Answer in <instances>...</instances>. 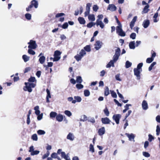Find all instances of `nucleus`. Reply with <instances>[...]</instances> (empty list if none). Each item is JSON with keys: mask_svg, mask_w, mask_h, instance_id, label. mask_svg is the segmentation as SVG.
Here are the masks:
<instances>
[{"mask_svg": "<svg viewBox=\"0 0 160 160\" xmlns=\"http://www.w3.org/2000/svg\"><path fill=\"white\" fill-rule=\"evenodd\" d=\"M121 51H116L115 54L113 57V59L111 60L108 63L107 65V68H109L111 66L114 67V63L118 59L120 55Z\"/></svg>", "mask_w": 160, "mask_h": 160, "instance_id": "1", "label": "nucleus"}, {"mask_svg": "<svg viewBox=\"0 0 160 160\" xmlns=\"http://www.w3.org/2000/svg\"><path fill=\"white\" fill-rule=\"evenodd\" d=\"M143 66L142 63H140L138 64L137 66V68H134L133 71L134 72V74L137 77V79L139 80L140 79V74L141 72H142V67Z\"/></svg>", "mask_w": 160, "mask_h": 160, "instance_id": "2", "label": "nucleus"}, {"mask_svg": "<svg viewBox=\"0 0 160 160\" xmlns=\"http://www.w3.org/2000/svg\"><path fill=\"white\" fill-rule=\"evenodd\" d=\"M25 86L24 87L23 89L24 91H28L29 92H31L32 91V88L35 87L36 84L34 83L30 82H25Z\"/></svg>", "mask_w": 160, "mask_h": 160, "instance_id": "3", "label": "nucleus"}, {"mask_svg": "<svg viewBox=\"0 0 160 160\" xmlns=\"http://www.w3.org/2000/svg\"><path fill=\"white\" fill-rule=\"evenodd\" d=\"M86 54L85 51H80L78 52V54L74 56V58L78 61H79Z\"/></svg>", "mask_w": 160, "mask_h": 160, "instance_id": "4", "label": "nucleus"}, {"mask_svg": "<svg viewBox=\"0 0 160 160\" xmlns=\"http://www.w3.org/2000/svg\"><path fill=\"white\" fill-rule=\"evenodd\" d=\"M116 32L119 36L123 37L125 36V33L123 31L122 29V25H118V26L117 27Z\"/></svg>", "mask_w": 160, "mask_h": 160, "instance_id": "5", "label": "nucleus"}, {"mask_svg": "<svg viewBox=\"0 0 160 160\" xmlns=\"http://www.w3.org/2000/svg\"><path fill=\"white\" fill-rule=\"evenodd\" d=\"M28 44L29 45L28 48L30 49H35L37 46L35 41L32 40H30Z\"/></svg>", "mask_w": 160, "mask_h": 160, "instance_id": "6", "label": "nucleus"}, {"mask_svg": "<svg viewBox=\"0 0 160 160\" xmlns=\"http://www.w3.org/2000/svg\"><path fill=\"white\" fill-rule=\"evenodd\" d=\"M61 53V52L59 51H56L55 52L54 55L53 62L57 61L59 60L61 58L60 56Z\"/></svg>", "mask_w": 160, "mask_h": 160, "instance_id": "7", "label": "nucleus"}, {"mask_svg": "<svg viewBox=\"0 0 160 160\" xmlns=\"http://www.w3.org/2000/svg\"><path fill=\"white\" fill-rule=\"evenodd\" d=\"M92 4L90 3H88L86 5V11L84 12L85 17H87L88 15V16L90 13V7L91 6Z\"/></svg>", "mask_w": 160, "mask_h": 160, "instance_id": "8", "label": "nucleus"}, {"mask_svg": "<svg viewBox=\"0 0 160 160\" xmlns=\"http://www.w3.org/2000/svg\"><path fill=\"white\" fill-rule=\"evenodd\" d=\"M121 117L120 114H115L113 116V119L115 121L117 124H118L119 122V120Z\"/></svg>", "mask_w": 160, "mask_h": 160, "instance_id": "9", "label": "nucleus"}, {"mask_svg": "<svg viewBox=\"0 0 160 160\" xmlns=\"http://www.w3.org/2000/svg\"><path fill=\"white\" fill-rule=\"evenodd\" d=\"M102 42L100 41H97L96 42V43L95 44V48L96 49L98 50L100 48L102 45Z\"/></svg>", "mask_w": 160, "mask_h": 160, "instance_id": "10", "label": "nucleus"}, {"mask_svg": "<svg viewBox=\"0 0 160 160\" xmlns=\"http://www.w3.org/2000/svg\"><path fill=\"white\" fill-rule=\"evenodd\" d=\"M116 7L113 4H109L107 8L108 10H109L112 12L116 11Z\"/></svg>", "mask_w": 160, "mask_h": 160, "instance_id": "11", "label": "nucleus"}, {"mask_svg": "<svg viewBox=\"0 0 160 160\" xmlns=\"http://www.w3.org/2000/svg\"><path fill=\"white\" fill-rule=\"evenodd\" d=\"M142 108L144 110H147L148 108V105L147 101L145 100L143 101L142 104Z\"/></svg>", "mask_w": 160, "mask_h": 160, "instance_id": "12", "label": "nucleus"}, {"mask_svg": "<svg viewBox=\"0 0 160 160\" xmlns=\"http://www.w3.org/2000/svg\"><path fill=\"white\" fill-rule=\"evenodd\" d=\"M67 138L71 141H73L75 137L73 133L69 132L67 136Z\"/></svg>", "mask_w": 160, "mask_h": 160, "instance_id": "13", "label": "nucleus"}, {"mask_svg": "<svg viewBox=\"0 0 160 160\" xmlns=\"http://www.w3.org/2000/svg\"><path fill=\"white\" fill-rule=\"evenodd\" d=\"M137 18V16L134 17L132 21L130 22V27L132 29L136 21Z\"/></svg>", "mask_w": 160, "mask_h": 160, "instance_id": "14", "label": "nucleus"}, {"mask_svg": "<svg viewBox=\"0 0 160 160\" xmlns=\"http://www.w3.org/2000/svg\"><path fill=\"white\" fill-rule=\"evenodd\" d=\"M105 129L104 127H102L98 131V133L100 136L103 135L105 133Z\"/></svg>", "mask_w": 160, "mask_h": 160, "instance_id": "15", "label": "nucleus"}, {"mask_svg": "<svg viewBox=\"0 0 160 160\" xmlns=\"http://www.w3.org/2000/svg\"><path fill=\"white\" fill-rule=\"evenodd\" d=\"M126 136L128 138L129 140V141L133 140V142H134L135 141L134 140V138H135V136L132 133H131L130 134L128 133H126Z\"/></svg>", "mask_w": 160, "mask_h": 160, "instance_id": "16", "label": "nucleus"}, {"mask_svg": "<svg viewBox=\"0 0 160 160\" xmlns=\"http://www.w3.org/2000/svg\"><path fill=\"white\" fill-rule=\"evenodd\" d=\"M31 5L32 7H34L35 8H37L38 7V2L35 0H33L31 2Z\"/></svg>", "mask_w": 160, "mask_h": 160, "instance_id": "17", "label": "nucleus"}, {"mask_svg": "<svg viewBox=\"0 0 160 160\" xmlns=\"http://www.w3.org/2000/svg\"><path fill=\"white\" fill-rule=\"evenodd\" d=\"M74 100L72 101V103H75L76 102H80L82 101V99L79 96H74Z\"/></svg>", "mask_w": 160, "mask_h": 160, "instance_id": "18", "label": "nucleus"}, {"mask_svg": "<svg viewBox=\"0 0 160 160\" xmlns=\"http://www.w3.org/2000/svg\"><path fill=\"white\" fill-rule=\"evenodd\" d=\"M102 122L104 124H108L110 122V121L108 118H102L101 119Z\"/></svg>", "mask_w": 160, "mask_h": 160, "instance_id": "19", "label": "nucleus"}, {"mask_svg": "<svg viewBox=\"0 0 160 160\" xmlns=\"http://www.w3.org/2000/svg\"><path fill=\"white\" fill-rule=\"evenodd\" d=\"M96 24L97 26H99L101 28H103L104 27V25L102 21L97 20Z\"/></svg>", "mask_w": 160, "mask_h": 160, "instance_id": "20", "label": "nucleus"}, {"mask_svg": "<svg viewBox=\"0 0 160 160\" xmlns=\"http://www.w3.org/2000/svg\"><path fill=\"white\" fill-rule=\"evenodd\" d=\"M150 24V22L148 20H145L144 21L142 25L144 28H147Z\"/></svg>", "mask_w": 160, "mask_h": 160, "instance_id": "21", "label": "nucleus"}, {"mask_svg": "<svg viewBox=\"0 0 160 160\" xmlns=\"http://www.w3.org/2000/svg\"><path fill=\"white\" fill-rule=\"evenodd\" d=\"M63 119V116L61 114H59L56 116V119L59 122L62 121Z\"/></svg>", "mask_w": 160, "mask_h": 160, "instance_id": "22", "label": "nucleus"}, {"mask_svg": "<svg viewBox=\"0 0 160 160\" xmlns=\"http://www.w3.org/2000/svg\"><path fill=\"white\" fill-rule=\"evenodd\" d=\"M78 20L79 23L81 24H84L85 23L86 21L84 18L82 17H79Z\"/></svg>", "mask_w": 160, "mask_h": 160, "instance_id": "23", "label": "nucleus"}, {"mask_svg": "<svg viewBox=\"0 0 160 160\" xmlns=\"http://www.w3.org/2000/svg\"><path fill=\"white\" fill-rule=\"evenodd\" d=\"M88 19L91 21H94L95 20V16L94 14H89L88 16Z\"/></svg>", "mask_w": 160, "mask_h": 160, "instance_id": "24", "label": "nucleus"}, {"mask_svg": "<svg viewBox=\"0 0 160 160\" xmlns=\"http://www.w3.org/2000/svg\"><path fill=\"white\" fill-rule=\"evenodd\" d=\"M39 107L38 106H35L34 108V110L35 111V113L36 115H38L39 114L40 112L39 110Z\"/></svg>", "mask_w": 160, "mask_h": 160, "instance_id": "25", "label": "nucleus"}, {"mask_svg": "<svg viewBox=\"0 0 160 160\" xmlns=\"http://www.w3.org/2000/svg\"><path fill=\"white\" fill-rule=\"evenodd\" d=\"M45 57L44 56H41L40 57V58L39 59V61L40 63L42 64L45 62Z\"/></svg>", "mask_w": 160, "mask_h": 160, "instance_id": "26", "label": "nucleus"}, {"mask_svg": "<svg viewBox=\"0 0 160 160\" xmlns=\"http://www.w3.org/2000/svg\"><path fill=\"white\" fill-rule=\"evenodd\" d=\"M149 7V5L148 4L143 9L142 12V13H147L149 10L148 9Z\"/></svg>", "mask_w": 160, "mask_h": 160, "instance_id": "27", "label": "nucleus"}, {"mask_svg": "<svg viewBox=\"0 0 160 160\" xmlns=\"http://www.w3.org/2000/svg\"><path fill=\"white\" fill-rule=\"evenodd\" d=\"M129 46L130 49H134L135 47L136 46L135 42L132 41L130 42L129 44Z\"/></svg>", "mask_w": 160, "mask_h": 160, "instance_id": "28", "label": "nucleus"}, {"mask_svg": "<svg viewBox=\"0 0 160 160\" xmlns=\"http://www.w3.org/2000/svg\"><path fill=\"white\" fill-rule=\"evenodd\" d=\"M87 117L86 116L84 115H82L81 117L80 121H81L84 122L87 120Z\"/></svg>", "mask_w": 160, "mask_h": 160, "instance_id": "29", "label": "nucleus"}, {"mask_svg": "<svg viewBox=\"0 0 160 160\" xmlns=\"http://www.w3.org/2000/svg\"><path fill=\"white\" fill-rule=\"evenodd\" d=\"M57 115V113L54 112H51L50 114V117L51 118L56 117Z\"/></svg>", "mask_w": 160, "mask_h": 160, "instance_id": "30", "label": "nucleus"}, {"mask_svg": "<svg viewBox=\"0 0 160 160\" xmlns=\"http://www.w3.org/2000/svg\"><path fill=\"white\" fill-rule=\"evenodd\" d=\"M104 94L105 96H107L109 94V89L108 87H106L105 88Z\"/></svg>", "mask_w": 160, "mask_h": 160, "instance_id": "31", "label": "nucleus"}, {"mask_svg": "<svg viewBox=\"0 0 160 160\" xmlns=\"http://www.w3.org/2000/svg\"><path fill=\"white\" fill-rule=\"evenodd\" d=\"M50 155V152L49 151H47L45 153L42 157V158L43 159L48 158V156Z\"/></svg>", "mask_w": 160, "mask_h": 160, "instance_id": "32", "label": "nucleus"}, {"mask_svg": "<svg viewBox=\"0 0 160 160\" xmlns=\"http://www.w3.org/2000/svg\"><path fill=\"white\" fill-rule=\"evenodd\" d=\"M82 81V77L81 76H78L76 77V82L77 83H81Z\"/></svg>", "mask_w": 160, "mask_h": 160, "instance_id": "33", "label": "nucleus"}, {"mask_svg": "<svg viewBox=\"0 0 160 160\" xmlns=\"http://www.w3.org/2000/svg\"><path fill=\"white\" fill-rule=\"evenodd\" d=\"M84 94L85 97H88L90 95V92L88 90H85L84 91Z\"/></svg>", "mask_w": 160, "mask_h": 160, "instance_id": "34", "label": "nucleus"}, {"mask_svg": "<svg viewBox=\"0 0 160 160\" xmlns=\"http://www.w3.org/2000/svg\"><path fill=\"white\" fill-rule=\"evenodd\" d=\"M132 65V63L128 61H126L125 63V67L126 68H128L130 67Z\"/></svg>", "mask_w": 160, "mask_h": 160, "instance_id": "35", "label": "nucleus"}, {"mask_svg": "<svg viewBox=\"0 0 160 160\" xmlns=\"http://www.w3.org/2000/svg\"><path fill=\"white\" fill-rule=\"evenodd\" d=\"M64 114L67 116L70 117L72 115V113L71 112L68 110H65L64 112Z\"/></svg>", "mask_w": 160, "mask_h": 160, "instance_id": "36", "label": "nucleus"}, {"mask_svg": "<svg viewBox=\"0 0 160 160\" xmlns=\"http://www.w3.org/2000/svg\"><path fill=\"white\" fill-rule=\"evenodd\" d=\"M37 133L38 135H44L45 133V132L43 130H39L37 131Z\"/></svg>", "mask_w": 160, "mask_h": 160, "instance_id": "37", "label": "nucleus"}, {"mask_svg": "<svg viewBox=\"0 0 160 160\" xmlns=\"http://www.w3.org/2000/svg\"><path fill=\"white\" fill-rule=\"evenodd\" d=\"M58 156V153L55 152L52 153L51 155L52 158H56Z\"/></svg>", "mask_w": 160, "mask_h": 160, "instance_id": "38", "label": "nucleus"}, {"mask_svg": "<svg viewBox=\"0 0 160 160\" xmlns=\"http://www.w3.org/2000/svg\"><path fill=\"white\" fill-rule=\"evenodd\" d=\"M26 18L28 20H30L31 19V15L29 13H26L25 14Z\"/></svg>", "mask_w": 160, "mask_h": 160, "instance_id": "39", "label": "nucleus"}, {"mask_svg": "<svg viewBox=\"0 0 160 160\" xmlns=\"http://www.w3.org/2000/svg\"><path fill=\"white\" fill-rule=\"evenodd\" d=\"M22 58L25 62H27L29 60V57L26 55H23L22 56Z\"/></svg>", "mask_w": 160, "mask_h": 160, "instance_id": "40", "label": "nucleus"}, {"mask_svg": "<svg viewBox=\"0 0 160 160\" xmlns=\"http://www.w3.org/2000/svg\"><path fill=\"white\" fill-rule=\"evenodd\" d=\"M89 151L91 152L92 153L94 152V149L93 145L90 144L89 146Z\"/></svg>", "mask_w": 160, "mask_h": 160, "instance_id": "41", "label": "nucleus"}, {"mask_svg": "<svg viewBox=\"0 0 160 160\" xmlns=\"http://www.w3.org/2000/svg\"><path fill=\"white\" fill-rule=\"evenodd\" d=\"M111 94L112 97L114 98H116L117 95L116 93L113 91H111Z\"/></svg>", "mask_w": 160, "mask_h": 160, "instance_id": "42", "label": "nucleus"}, {"mask_svg": "<svg viewBox=\"0 0 160 160\" xmlns=\"http://www.w3.org/2000/svg\"><path fill=\"white\" fill-rule=\"evenodd\" d=\"M39 151L38 150H34L33 152H31L30 154L32 156H34L35 155H37L39 153Z\"/></svg>", "mask_w": 160, "mask_h": 160, "instance_id": "43", "label": "nucleus"}, {"mask_svg": "<svg viewBox=\"0 0 160 160\" xmlns=\"http://www.w3.org/2000/svg\"><path fill=\"white\" fill-rule=\"evenodd\" d=\"M156 63L155 62H153L150 65V66H149V67L148 68V70L149 71H151L152 68V67L156 64Z\"/></svg>", "mask_w": 160, "mask_h": 160, "instance_id": "44", "label": "nucleus"}, {"mask_svg": "<svg viewBox=\"0 0 160 160\" xmlns=\"http://www.w3.org/2000/svg\"><path fill=\"white\" fill-rule=\"evenodd\" d=\"M156 132L157 135H159L160 133V128L158 125H157V126Z\"/></svg>", "mask_w": 160, "mask_h": 160, "instance_id": "45", "label": "nucleus"}, {"mask_svg": "<svg viewBox=\"0 0 160 160\" xmlns=\"http://www.w3.org/2000/svg\"><path fill=\"white\" fill-rule=\"evenodd\" d=\"M32 139L34 141H37L38 137L37 135L36 134H33L32 136Z\"/></svg>", "mask_w": 160, "mask_h": 160, "instance_id": "46", "label": "nucleus"}, {"mask_svg": "<svg viewBox=\"0 0 160 160\" xmlns=\"http://www.w3.org/2000/svg\"><path fill=\"white\" fill-rule=\"evenodd\" d=\"M115 79H116L118 81H121L122 80L120 78V74H118L115 75Z\"/></svg>", "mask_w": 160, "mask_h": 160, "instance_id": "47", "label": "nucleus"}, {"mask_svg": "<svg viewBox=\"0 0 160 160\" xmlns=\"http://www.w3.org/2000/svg\"><path fill=\"white\" fill-rule=\"evenodd\" d=\"M136 36V34L135 33H132L130 35V37L132 39H135Z\"/></svg>", "mask_w": 160, "mask_h": 160, "instance_id": "48", "label": "nucleus"}, {"mask_svg": "<svg viewBox=\"0 0 160 160\" xmlns=\"http://www.w3.org/2000/svg\"><path fill=\"white\" fill-rule=\"evenodd\" d=\"M76 87L77 89H80L82 88L84 86L82 85L80 83L78 84H77L76 85Z\"/></svg>", "mask_w": 160, "mask_h": 160, "instance_id": "49", "label": "nucleus"}, {"mask_svg": "<svg viewBox=\"0 0 160 160\" xmlns=\"http://www.w3.org/2000/svg\"><path fill=\"white\" fill-rule=\"evenodd\" d=\"M96 24L95 23H93L92 22H89L87 25V27L88 28H92L93 25H95Z\"/></svg>", "mask_w": 160, "mask_h": 160, "instance_id": "50", "label": "nucleus"}, {"mask_svg": "<svg viewBox=\"0 0 160 160\" xmlns=\"http://www.w3.org/2000/svg\"><path fill=\"white\" fill-rule=\"evenodd\" d=\"M143 155L145 157L148 158L150 156V154L148 152H142Z\"/></svg>", "mask_w": 160, "mask_h": 160, "instance_id": "51", "label": "nucleus"}, {"mask_svg": "<svg viewBox=\"0 0 160 160\" xmlns=\"http://www.w3.org/2000/svg\"><path fill=\"white\" fill-rule=\"evenodd\" d=\"M153 60V59L151 57L147 58L146 62L147 63H151Z\"/></svg>", "mask_w": 160, "mask_h": 160, "instance_id": "52", "label": "nucleus"}, {"mask_svg": "<svg viewBox=\"0 0 160 160\" xmlns=\"http://www.w3.org/2000/svg\"><path fill=\"white\" fill-rule=\"evenodd\" d=\"M37 115H38L37 119L38 120H40L42 119V117H43V113H42L41 114H38Z\"/></svg>", "mask_w": 160, "mask_h": 160, "instance_id": "53", "label": "nucleus"}, {"mask_svg": "<svg viewBox=\"0 0 160 160\" xmlns=\"http://www.w3.org/2000/svg\"><path fill=\"white\" fill-rule=\"evenodd\" d=\"M68 24L67 22L64 23L62 26V28L63 29H66L68 28Z\"/></svg>", "mask_w": 160, "mask_h": 160, "instance_id": "54", "label": "nucleus"}, {"mask_svg": "<svg viewBox=\"0 0 160 160\" xmlns=\"http://www.w3.org/2000/svg\"><path fill=\"white\" fill-rule=\"evenodd\" d=\"M36 81V79L34 77H31L28 80L29 82H34Z\"/></svg>", "mask_w": 160, "mask_h": 160, "instance_id": "55", "label": "nucleus"}, {"mask_svg": "<svg viewBox=\"0 0 160 160\" xmlns=\"http://www.w3.org/2000/svg\"><path fill=\"white\" fill-rule=\"evenodd\" d=\"M46 92L47 93V98H51V96L50 95V92L48 89H46Z\"/></svg>", "mask_w": 160, "mask_h": 160, "instance_id": "56", "label": "nucleus"}, {"mask_svg": "<svg viewBox=\"0 0 160 160\" xmlns=\"http://www.w3.org/2000/svg\"><path fill=\"white\" fill-rule=\"evenodd\" d=\"M104 112L105 114L107 116H109V112L108 111V109L107 108H106L105 109H104Z\"/></svg>", "mask_w": 160, "mask_h": 160, "instance_id": "57", "label": "nucleus"}, {"mask_svg": "<svg viewBox=\"0 0 160 160\" xmlns=\"http://www.w3.org/2000/svg\"><path fill=\"white\" fill-rule=\"evenodd\" d=\"M65 15L64 13H57L56 15V18H59V17H61L62 16H64Z\"/></svg>", "mask_w": 160, "mask_h": 160, "instance_id": "58", "label": "nucleus"}, {"mask_svg": "<svg viewBox=\"0 0 160 160\" xmlns=\"http://www.w3.org/2000/svg\"><path fill=\"white\" fill-rule=\"evenodd\" d=\"M92 8L94 11L97 12L98 9V7L97 5H94Z\"/></svg>", "mask_w": 160, "mask_h": 160, "instance_id": "59", "label": "nucleus"}, {"mask_svg": "<svg viewBox=\"0 0 160 160\" xmlns=\"http://www.w3.org/2000/svg\"><path fill=\"white\" fill-rule=\"evenodd\" d=\"M148 137L149 138L148 140L150 142H151L154 139L153 137L150 134H149L148 135Z\"/></svg>", "mask_w": 160, "mask_h": 160, "instance_id": "60", "label": "nucleus"}, {"mask_svg": "<svg viewBox=\"0 0 160 160\" xmlns=\"http://www.w3.org/2000/svg\"><path fill=\"white\" fill-rule=\"evenodd\" d=\"M103 16L102 14L99 15H98V19L99 21H101V20L103 18Z\"/></svg>", "mask_w": 160, "mask_h": 160, "instance_id": "61", "label": "nucleus"}, {"mask_svg": "<svg viewBox=\"0 0 160 160\" xmlns=\"http://www.w3.org/2000/svg\"><path fill=\"white\" fill-rule=\"evenodd\" d=\"M34 147L33 146H32L29 148V152H30V153L31 152H32L34 151Z\"/></svg>", "mask_w": 160, "mask_h": 160, "instance_id": "62", "label": "nucleus"}, {"mask_svg": "<svg viewBox=\"0 0 160 160\" xmlns=\"http://www.w3.org/2000/svg\"><path fill=\"white\" fill-rule=\"evenodd\" d=\"M132 111L131 110H129L128 111V113H126V116L125 117V119L126 118H127L131 114V113H132Z\"/></svg>", "mask_w": 160, "mask_h": 160, "instance_id": "63", "label": "nucleus"}, {"mask_svg": "<svg viewBox=\"0 0 160 160\" xmlns=\"http://www.w3.org/2000/svg\"><path fill=\"white\" fill-rule=\"evenodd\" d=\"M31 68L30 67H28L26 68L24 70V73H26L28 71H30L31 70Z\"/></svg>", "mask_w": 160, "mask_h": 160, "instance_id": "64", "label": "nucleus"}]
</instances>
